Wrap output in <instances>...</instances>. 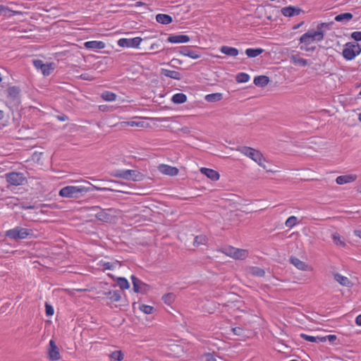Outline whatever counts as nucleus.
<instances>
[{"label": "nucleus", "mask_w": 361, "mask_h": 361, "mask_svg": "<svg viewBox=\"0 0 361 361\" xmlns=\"http://www.w3.org/2000/svg\"><path fill=\"white\" fill-rule=\"evenodd\" d=\"M262 48L252 49L248 48L245 50V54L250 58H255L264 52Z\"/></svg>", "instance_id": "obj_29"}, {"label": "nucleus", "mask_w": 361, "mask_h": 361, "mask_svg": "<svg viewBox=\"0 0 361 361\" xmlns=\"http://www.w3.org/2000/svg\"><path fill=\"white\" fill-rule=\"evenodd\" d=\"M361 52V47L356 42H348L343 49V56L346 60H353Z\"/></svg>", "instance_id": "obj_4"}, {"label": "nucleus", "mask_w": 361, "mask_h": 361, "mask_svg": "<svg viewBox=\"0 0 361 361\" xmlns=\"http://www.w3.org/2000/svg\"><path fill=\"white\" fill-rule=\"evenodd\" d=\"M333 240L337 245L344 246L345 243L341 240V236L338 233L333 234Z\"/></svg>", "instance_id": "obj_46"}, {"label": "nucleus", "mask_w": 361, "mask_h": 361, "mask_svg": "<svg viewBox=\"0 0 361 361\" xmlns=\"http://www.w3.org/2000/svg\"><path fill=\"white\" fill-rule=\"evenodd\" d=\"M323 39L324 35L322 33L310 30L300 37V42L301 44L310 45L314 41L319 42Z\"/></svg>", "instance_id": "obj_6"}, {"label": "nucleus", "mask_w": 361, "mask_h": 361, "mask_svg": "<svg viewBox=\"0 0 361 361\" xmlns=\"http://www.w3.org/2000/svg\"><path fill=\"white\" fill-rule=\"evenodd\" d=\"M130 279L132 280L133 290L135 293L140 292L142 293H145L149 289V285L145 283L134 275H132Z\"/></svg>", "instance_id": "obj_9"}, {"label": "nucleus", "mask_w": 361, "mask_h": 361, "mask_svg": "<svg viewBox=\"0 0 361 361\" xmlns=\"http://www.w3.org/2000/svg\"><path fill=\"white\" fill-rule=\"evenodd\" d=\"M324 337L326 338V340H328L331 343H333L334 341L336 340V335H329L327 336H324Z\"/></svg>", "instance_id": "obj_56"}, {"label": "nucleus", "mask_w": 361, "mask_h": 361, "mask_svg": "<svg viewBox=\"0 0 361 361\" xmlns=\"http://www.w3.org/2000/svg\"><path fill=\"white\" fill-rule=\"evenodd\" d=\"M290 61L295 64H299L302 66H305L307 65V61L306 59H304L302 58L299 57L297 55H293L290 57Z\"/></svg>", "instance_id": "obj_37"}, {"label": "nucleus", "mask_w": 361, "mask_h": 361, "mask_svg": "<svg viewBox=\"0 0 361 361\" xmlns=\"http://www.w3.org/2000/svg\"><path fill=\"white\" fill-rule=\"evenodd\" d=\"M200 361H216V360L214 358L212 354L207 353L201 357Z\"/></svg>", "instance_id": "obj_48"}, {"label": "nucleus", "mask_w": 361, "mask_h": 361, "mask_svg": "<svg viewBox=\"0 0 361 361\" xmlns=\"http://www.w3.org/2000/svg\"><path fill=\"white\" fill-rule=\"evenodd\" d=\"M79 78L82 80H93L95 78L89 73H82L81 74Z\"/></svg>", "instance_id": "obj_50"}, {"label": "nucleus", "mask_w": 361, "mask_h": 361, "mask_svg": "<svg viewBox=\"0 0 361 361\" xmlns=\"http://www.w3.org/2000/svg\"><path fill=\"white\" fill-rule=\"evenodd\" d=\"M159 44L157 43H154L150 46V50H157L159 48Z\"/></svg>", "instance_id": "obj_58"}, {"label": "nucleus", "mask_w": 361, "mask_h": 361, "mask_svg": "<svg viewBox=\"0 0 361 361\" xmlns=\"http://www.w3.org/2000/svg\"><path fill=\"white\" fill-rule=\"evenodd\" d=\"M172 62H177L178 64H180L181 63V61L178 59H173L171 61Z\"/></svg>", "instance_id": "obj_64"}, {"label": "nucleus", "mask_w": 361, "mask_h": 361, "mask_svg": "<svg viewBox=\"0 0 361 361\" xmlns=\"http://www.w3.org/2000/svg\"><path fill=\"white\" fill-rule=\"evenodd\" d=\"M232 331L237 336H242L243 334V329L238 326L233 328Z\"/></svg>", "instance_id": "obj_53"}, {"label": "nucleus", "mask_w": 361, "mask_h": 361, "mask_svg": "<svg viewBox=\"0 0 361 361\" xmlns=\"http://www.w3.org/2000/svg\"><path fill=\"white\" fill-rule=\"evenodd\" d=\"M234 249L235 247H227L222 250V252L224 253L226 255L232 257L233 255H235Z\"/></svg>", "instance_id": "obj_47"}, {"label": "nucleus", "mask_w": 361, "mask_h": 361, "mask_svg": "<svg viewBox=\"0 0 361 361\" xmlns=\"http://www.w3.org/2000/svg\"><path fill=\"white\" fill-rule=\"evenodd\" d=\"M351 37L355 41H361V31H355L351 34Z\"/></svg>", "instance_id": "obj_51"}, {"label": "nucleus", "mask_w": 361, "mask_h": 361, "mask_svg": "<svg viewBox=\"0 0 361 361\" xmlns=\"http://www.w3.org/2000/svg\"><path fill=\"white\" fill-rule=\"evenodd\" d=\"M32 233V231L25 228L17 226L6 231V235L14 240L25 239Z\"/></svg>", "instance_id": "obj_7"}, {"label": "nucleus", "mask_w": 361, "mask_h": 361, "mask_svg": "<svg viewBox=\"0 0 361 361\" xmlns=\"http://www.w3.org/2000/svg\"><path fill=\"white\" fill-rule=\"evenodd\" d=\"M354 233L356 236L361 238V231L356 230L354 231Z\"/></svg>", "instance_id": "obj_61"}, {"label": "nucleus", "mask_w": 361, "mask_h": 361, "mask_svg": "<svg viewBox=\"0 0 361 361\" xmlns=\"http://www.w3.org/2000/svg\"><path fill=\"white\" fill-rule=\"evenodd\" d=\"M103 99L109 102L114 101L116 99V94L109 91H106L102 94Z\"/></svg>", "instance_id": "obj_40"}, {"label": "nucleus", "mask_w": 361, "mask_h": 361, "mask_svg": "<svg viewBox=\"0 0 361 361\" xmlns=\"http://www.w3.org/2000/svg\"><path fill=\"white\" fill-rule=\"evenodd\" d=\"M334 24V22H331V23H320L317 25V32H320L321 33H322L324 35V28H326L328 30H330L331 26L333 25Z\"/></svg>", "instance_id": "obj_41"}, {"label": "nucleus", "mask_w": 361, "mask_h": 361, "mask_svg": "<svg viewBox=\"0 0 361 361\" xmlns=\"http://www.w3.org/2000/svg\"><path fill=\"white\" fill-rule=\"evenodd\" d=\"M47 352L48 357L51 360H58L61 358L59 349L54 340L49 341Z\"/></svg>", "instance_id": "obj_12"}, {"label": "nucleus", "mask_w": 361, "mask_h": 361, "mask_svg": "<svg viewBox=\"0 0 361 361\" xmlns=\"http://www.w3.org/2000/svg\"><path fill=\"white\" fill-rule=\"evenodd\" d=\"M16 14H21V12L13 11L5 6H0V16L11 18Z\"/></svg>", "instance_id": "obj_22"}, {"label": "nucleus", "mask_w": 361, "mask_h": 361, "mask_svg": "<svg viewBox=\"0 0 361 361\" xmlns=\"http://www.w3.org/2000/svg\"><path fill=\"white\" fill-rule=\"evenodd\" d=\"M175 297L173 293H169L163 295L162 300L166 304L171 305L174 301Z\"/></svg>", "instance_id": "obj_42"}, {"label": "nucleus", "mask_w": 361, "mask_h": 361, "mask_svg": "<svg viewBox=\"0 0 361 361\" xmlns=\"http://www.w3.org/2000/svg\"><path fill=\"white\" fill-rule=\"evenodd\" d=\"M207 242V236L204 235H200L196 236L194 238L193 245L197 247L201 245H205Z\"/></svg>", "instance_id": "obj_36"}, {"label": "nucleus", "mask_w": 361, "mask_h": 361, "mask_svg": "<svg viewBox=\"0 0 361 361\" xmlns=\"http://www.w3.org/2000/svg\"><path fill=\"white\" fill-rule=\"evenodd\" d=\"M4 116V111L0 110V120H1Z\"/></svg>", "instance_id": "obj_62"}, {"label": "nucleus", "mask_w": 361, "mask_h": 361, "mask_svg": "<svg viewBox=\"0 0 361 361\" xmlns=\"http://www.w3.org/2000/svg\"><path fill=\"white\" fill-rule=\"evenodd\" d=\"M297 223V218L294 216H291L286 220L285 224L286 227L292 228Z\"/></svg>", "instance_id": "obj_44"}, {"label": "nucleus", "mask_w": 361, "mask_h": 361, "mask_svg": "<svg viewBox=\"0 0 361 361\" xmlns=\"http://www.w3.org/2000/svg\"><path fill=\"white\" fill-rule=\"evenodd\" d=\"M105 294L112 302H118L121 298L120 293L116 290H110Z\"/></svg>", "instance_id": "obj_33"}, {"label": "nucleus", "mask_w": 361, "mask_h": 361, "mask_svg": "<svg viewBox=\"0 0 361 361\" xmlns=\"http://www.w3.org/2000/svg\"><path fill=\"white\" fill-rule=\"evenodd\" d=\"M90 209L96 212L95 216L99 221L106 223L111 222L118 213V211L114 208L102 209L97 206L92 207Z\"/></svg>", "instance_id": "obj_2"}, {"label": "nucleus", "mask_w": 361, "mask_h": 361, "mask_svg": "<svg viewBox=\"0 0 361 361\" xmlns=\"http://www.w3.org/2000/svg\"><path fill=\"white\" fill-rule=\"evenodd\" d=\"M118 286L121 289H128L130 288V284L128 280L124 277H118L116 279Z\"/></svg>", "instance_id": "obj_38"}, {"label": "nucleus", "mask_w": 361, "mask_h": 361, "mask_svg": "<svg viewBox=\"0 0 361 361\" xmlns=\"http://www.w3.org/2000/svg\"><path fill=\"white\" fill-rule=\"evenodd\" d=\"M161 73L162 75H165L166 77H168V78H170L172 79H175V80H181V78H182L181 74L179 72L175 71H171V70L162 68L161 70Z\"/></svg>", "instance_id": "obj_20"}, {"label": "nucleus", "mask_w": 361, "mask_h": 361, "mask_svg": "<svg viewBox=\"0 0 361 361\" xmlns=\"http://www.w3.org/2000/svg\"><path fill=\"white\" fill-rule=\"evenodd\" d=\"M156 20L158 23L168 25L172 22V18L167 14H158L156 16Z\"/></svg>", "instance_id": "obj_28"}, {"label": "nucleus", "mask_w": 361, "mask_h": 361, "mask_svg": "<svg viewBox=\"0 0 361 361\" xmlns=\"http://www.w3.org/2000/svg\"><path fill=\"white\" fill-rule=\"evenodd\" d=\"M104 267V269H113L114 268V265L113 264L110 263V262H104L102 263V264Z\"/></svg>", "instance_id": "obj_54"}, {"label": "nucleus", "mask_w": 361, "mask_h": 361, "mask_svg": "<svg viewBox=\"0 0 361 361\" xmlns=\"http://www.w3.org/2000/svg\"><path fill=\"white\" fill-rule=\"evenodd\" d=\"M238 82H246L249 80L250 76L245 73H240L235 77Z\"/></svg>", "instance_id": "obj_43"}, {"label": "nucleus", "mask_w": 361, "mask_h": 361, "mask_svg": "<svg viewBox=\"0 0 361 361\" xmlns=\"http://www.w3.org/2000/svg\"><path fill=\"white\" fill-rule=\"evenodd\" d=\"M237 150L257 164H260V161H265V158L261 152L252 147L244 146L238 148Z\"/></svg>", "instance_id": "obj_5"}, {"label": "nucleus", "mask_w": 361, "mask_h": 361, "mask_svg": "<svg viewBox=\"0 0 361 361\" xmlns=\"http://www.w3.org/2000/svg\"><path fill=\"white\" fill-rule=\"evenodd\" d=\"M200 172L214 181L218 180L220 177L219 173L216 171L211 169L202 167L200 169Z\"/></svg>", "instance_id": "obj_15"}, {"label": "nucleus", "mask_w": 361, "mask_h": 361, "mask_svg": "<svg viewBox=\"0 0 361 361\" xmlns=\"http://www.w3.org/2000/svg\"><path fill=\"white\" fill-rule=\"evenodd\" d=\"M6 181L13 185H20L26 180V178L22 173L11 172L6 174Z\"/></svg>", "instance_id": "obj_8"}, {"label": "nucleus", "mask_w": 361, "mask_h": 361, "mask_svg": "<svg viewBox=\"0 0 361 361\" xmlns=\"http://www.w3.org/2000/svg\"><path fill=\"white\" fill-rule=\"evenodd\" d=\"M247 271L253 276L263 277L265 275L264 270L257 267H250L247 268Z\"/></svg>", "instance_id": "obj_24"}, {"label": "nucleus", "mask_w": 361, "mask_h": 361, "mask_svg": "<svg viewBox=\"0 0 361 361\" xmlns=\"http://www.w3.org/2000/svg\"><path fill=\"white\" fill-rule=\"evenodd\" d=\"M281 11L286 17L298 16L301 12H302L301 8L291 6L283 8Z\"/></svg>", "instance_id": "obj_14"}, {"label": "nucleus", "mask_w": 361, "mask_h": 361, "mask_svg": "<svg viewBox=\"0 0 361 361\" xmlns=\"http://www.w3.org/2000/svg\"><path fill=\"white\" fill-rule=\"evenodd\" d=\"M269 78L267 75H259L254 79L255 85L259 87H265L269 84Z\"/></svg>", "instance_id": "obj_23"}, {"label": "nucleus", "mask_w": 361, "mask_h": 361, "mask_svg": "<svg viewBox=\"0 0 361 361\" xmlns=\"http://www.w3.org/2000/svg\"><path fill=\"white\" fill-rule=\"evenodd\" d=\"M89 187H85L82 185H68L63 188L59 191V195L62 197H73L78 198L79 197L80 194L84 192H87L90 191H92L93 190H107L108 188H97L96 186H93L90 183H89Z\"/></svg>", "instance_id": "obj_1"}, {"label": "nucleus", "mask_w": 361, "mask_h": 361, "mask_svg": "<svg viewBox=\"0 0 361 361\" xmlns=\"http://www.w3.org/2000/svg\"><path fill=\"white\" fill-rule=\"evenodd\" d=\"M234 252L235 255H233L232 257L235 259H244L248 255L247 250L235 248Z\"/></svg>", "instance_id": "obj_27"}, {"label": "nucleus", "mask_w": 361, "mask_h": 361, "mask_svg": "<svg viewBox=\"0 0 361 361\" xmlns=\"http://www.w3.org/2000/svg\"><path fill=\"white\" fill-rule=\"evenodd\" d=\"M179 53L183 56L190 57L193 59H199L201 56V54L198 51L192 50L188 47H182V49H181V50H180Z\"/></svg>", "instance_id": "obj_16"}, {"label": "nucleus", "mask_w": 361, "mask_h": 361, "mask_svg": "<svg viewBox=\"0 0 361 361\" xmlns=\"http://www.w3.org/2000/svg\"><path fill=\"white\" fill-rule=\"evenodd\" d=\"M57 118L61 121H66L68 120V116L65 114L59 115L57 116Z\"/></svg>", "instance_id": "obj_57"}, {"label": "nucleus", "mask_w": 361, "mask_h": 361, "mask_svg": "<svg viewBox=\"0 0 361 361\" xmlns=\"http://www.w3.org/2000/svg\"><path fill=\"white\" fill-rule=\"evenodd\" d=\"M142 41L140 37H134L132 39L122 38L118 41V44L121 47H134L137 48Z\"/></svg>", "instance_id": "obj_11"}, {"label": "nucleus", "mask_w": 361, "mask_h": 361, "mask_svg": "<svg viewBox=\"0 0 361 361\" xmlns=\"http://www.w3.org/2000/svg\"><path fill=\"white\" fill-rule=\"evenodd\" d=\"M84 46L90 49H102L105 47V43L102 41H88L85 42Z\"/></svg>", "instance_id": "obj_19"}, {"label": "nucleus", "mask_w": 361, "mask_h": 361, "mask_svg": "<svg viewBox=\"0 0 361 361\" xmlns=\"http://www.w3.org/2000/svg\"><path fill=\"white\" fill-rule=\"evenodd\" d=\"M355 322L357 325L361 326V314L356 317Z\"/></svg>", "instance_id": "obj_59"}, {"label": "nucleus", "mask_w": 361, "mask_h": 361, "mask_svg": "<svg viewBox=\"0 0 361 361\" xmlns=\"http://www.w3.org/2000/svg\"><path fill=\"white\" fill-rule=\"evenodd\" d=\"M290 262L292 264H293L296 268L300 270L305 271L307 269V265L302 261L300 260L298 258L295 257H291L290 258Z\"/></svg>", "instance_id": "obj_25"}, {"label": "nucleus", "mask_w": 361, "mask_h": 361, "mask_svg": "<svg viewBox=\"0 0 361 361\" xmlns=\"http://www.w3.org/2000/svg\"><path fill=\"white\" fill-rule=\"evenodd\" d=\"M315 47H309V45H301L300 49L301 50L305 51H314L315 50Z\"/></svg>", "instance_id": "obj_52"}, {"label": "nucleus", "mask_w": 361, "mask_h": 361, "mask_svg": "<svg viewBox=\"0 0 361 361\" xmlns=\"http://www.w3.org/2000/svg\"><path fill=\"white\" fill-rule=\"evenodd\" d=\"M220 51L221 53L231 56H236L239 51L236 48L230 47L227 46H223L220 48Z\"/></svg>", "instance_id": "obj_26"}, {"label": "nucleus", "mask_w": 361, "mask_h": 361, "mask_svg": "<svg viewBox=\"0 0 361 361\" xmlns=\"http://www.w3.org/2000/svg\"><path fill=\"white\" fill-rule=\"evenodd\" d=\"M334 279L343 286L351 287L353 286V283L347 277L340 274H335Z\"/></svg>", "instance_id": "obj_21"}, {"label": "nucleus", "mask_w": 361, "mask_h": 361, "mask_svg": "<svg viewBox=\"0 0 361 361\" xmlns=\"http://www.w3.org/2000/svg\"><path fill=\"white\" fill-rule=\"evenodd\" d=\"M357 176L355 175H344L338 176L336 179V182L338 185H343L348 183L353 182L355 180Z\"/></svg>", "instance_id": "obj_18"}, {"label": "nucleus", "mask_w": 361, "mask_h": 361, "mask_svg": "<svg viewBox=\"0 0 361 361\" xmlns=\"http://www.w3.org/2000/svg\"><path fill=\"white\" fill-rule=\"evenodd\" d=\"M353 16L350 13H343L337 15L335 17V20L338 22H343V21H349L353 18Z\"/></svg>", "instance_id": "obj_34"}, {"label": "nucleus", "mask_w": 361, "mask_h": 361, "mask_svg": "<svg viewBox=\"0 0 361 361\" xmlns=\"http://www.w3.org/2000/svg\"><path fill=\"white\" fill-rule=\"evenodd\" d=\"M143 4H143L142 2H141V1H137V2H136L135 6H141V5H143Z\"/></svg>", "instance_id": "obj_63"}, {"label": "nucleus", "mask_w": 361, "mask_h": 361, "mask_svg": "<svg viewBox=\"0 0 361 361\" xmlns=\"http://www.w3.org/2000/svg\"><path fill=\"white\" fill-rule=\"evenodd\" d=\"M223 95L221 93H212L206 95L205 100L208 102H216L221 100Z\"/></svg>", "instance_id": "obj_31"}, {"label": "nucleus", "mask_w": 361, "mask_h": 361, "mask_svg": "<svg viewBox=\"0 0 361 361\" xmlns=\"http://www.w3.org/2000/svg\"><path fill=\"white\" fill-rule=\"evenodd\" d=\"M300 336L305 340L310 342H325L326 341V338L320 337V336H312L305 334H302Z\"/></svg>", "instance_id": "obj_30"}, {"label": "nucleus", "mask_w": 361, "mask_h": 361, "mask_svg": "<svg viewBox=\"0 0 361 361\" xmlns=\"http://www.w3.org/2000/svg\"><path fill=\"white\" fill-rule=\"evenodd\" d=\"M22 207L25 209H32L35 208L34 205H23Z\"/></svg>", "instance_id": "obj_60"}, {"label": "nucleus", "mask_w": 361, "mask_h": 361, "mask_svg": "<svg viewBox=\"0 0 361 361\" xmlns=\"http://www.w3.org/2000/svg\"><path fill=\"white\" fill-rule=\"evenodd\" d=\"M265 161H260V164H258L260 166H262L264 169L267 171V172H274V171L269 169L267 168V165L264 164Z\"/></svg>", "instance_id": "obj_55"}, {"label": "nucleus", "mask_w": 361, "mask_h": 361, "mask_svg": "<svg viewBox=\"0 0 361 361\" xmlns=\"http://www.w3.org/2000/svg\"><path fill=\"white\" fill-rule=\"evenodd\" d=\"M32 62L35 67L38 70H41L44 75H49L51 71L54 70L53 63H44L39 59L33 60Z\"/></svg>", "instance_id": "obj_10"}, {"label": "nucleus", "mask_w": 361, "mask_h": 361, "mask_svg": "<svg viewBox=\"0 0 361 361\" xmlns=\"http://www.w3.org/2000/svg\"><path fill=\"white\" fill-rule=\"evenodd\" d=\"M159 171L165 175L174 176L178 173V169L176 167L171 166L166 164H160L158 166Z\"/></svg>", "instance_id": "obj_13"}, {"label": "nucleus", "mask_w": 361, "mask_h": 361, "mask_svg": "<svg viewBox=\"0 0 361 361\" xmlns=\"http://www.w3.org/2000/svg\"><path fill=\"white\" fill-rule=\"evenodd\" d=\"M45 310L47 316L50 317L54 314L53 307L47 302L45 303Z\"/></svg>", "instance_id": "obj_49"}, {"label": "nucleus", "mask_w": 361, "mask_h": 361, "mask_svg": "<svg viewBox=\"0 0 361 361\" xmlns=\"http://www.w3.org/2000/svg\"><path fill=\"white\" fill-rule=\"evenodd\" d=\"M187 100V97L183 93L175 94L171 99V101L175 104H183Z\"/></svg>", "instance_id": "obj_32"}, {"label": "nucleus", "mask_w": 361, "mask_h": 361, "mask_svg": "<svg viewBox=\"0 0 361 361\" xmlns=\"http://www.w3.org/2000/svg\"><path fill=\"white\" fill-rule=\"evenodd\" d=\"M116 178H123L128 180L140 181L143 179L144 175L137 170H117L113 174Z\"/></svg>", "instance_id": "obj_3"}, {"label": "nucleus", "mask_w": 361, "mask_h": 361, "mask_svg": "<svg viewBox=\"0 0 361 361\" xmlns=\"http://www.w3.org/2000/svg\"><path fill=\"white\" fill-rule=\"evenodd\" d=\"M6 92L8 94V97H9L12 99H16L18 97V96L20 93V90L18 87L13 86V87H8L6 90Z\"/></svg>", "instance_id": "obj_35"}, {"label": "nucleus", "mask_w": 361, "mask_h": 361, "mask_svg": "<svg viewBox=\"0 0 361 361\" xmlns=\"http://www.w3.org/2000/svg\"><path fill=\"white\" fill-rule=\"evenodd\" d=\"M109 357L111 360L121 361L124 358V355L121 350H116L111 353Z\"/></svg>", "instance_id": "obj_39"}, {"label": "nucleus", "mask_w": 361, "mask_h": 361, "mask_svg": "<svg viewBox=\"0 0 361 361\" xmlns=\"http://www.w3.org/2000/svg\"><path fill=\"white\" fill-rule=\"evenodd\" d=\"M167 41L171 43H185L190 41L188 35H171L168 37Z\"/></svg>", "instance_id": "obj_17"}, {"label": "nucleus", "mask_w": 361, "mask_h": 361, "mask_svg": "<svg viewBox=\"0 0 361 361\" xmlns=\"http://www.w3.org/2000/svg\"><path fill=\"white\" fill-rule=\"evenodd\" d=\"M140 310L145 314H152L154 307L147 305H142L140 306Z\"/></svg>", "instance_id": "obj_45"}]
</instances>
